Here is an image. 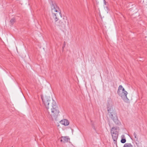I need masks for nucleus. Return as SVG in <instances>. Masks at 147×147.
Listing matches in <instances>:
<instances>
[{
	"mask_svg": "<svg viewBox=\"0 0 147 147\" xmlns=\"http://www.w3.org/2000/svg\"><path fill=\"white\" fill-rule=\"evenodd\" d=\"M51 8L52 16L55 20V23L58 26L65 27L66 22L64 18H62L58 22H57L60 19V18H61V11L59 7L57 6L55 3H53L51 6Z\"/></svg>",
	"mask_w": 147,
	"mask_h": 147,
	"instance_id": "f257e3e1",
	"label": "nucleus"
},
{
	"mask_svg": "<svg viewBox=\"0 0 147 147\" xmlns=\"http://www.w3.org/2000/svg\"><path fill=\"white\" fill-rule=\"evenodd\" d=\"M119 129V128L118 127H113L111 129V133L115 143H117V140L118 136V131Z\"/></svg>",
	"mask_w": 147,
	"mask_h": 147,
	"instance_id": "20e7f679",
	"label": "nucleus"
},
{
	"mask_svg": "<svg viewBox=\"0 0 147 147\" xmlns=\"http://www.w3.org/2000/svg\"><path fill=\"white\" fill-rule=\"evenodd\" d=\"M133 136H134L135 138L136 139V140H138V138L137 136V134L135 132H134L133 133Z\"/></svg>",
	"mask_w": 147,
	"mask_h": 147,
	"instance_id": "4468645a",
	"label": "nucleus"
},
{
	"mask_svg": "<svg viewBox=\"0 0 147 147\" xmlns=\"http://www.w3.org/2000/svg\"><path fill=\"white\" fill-rule=\"evenodd\" d=\"M42 99L43 104H44L46 108L48 109L49 108V105L50 103L52 102L53 99L51 100V99L49 97L45 96L44 97H42Z\"/></svg>",
	"mask_w": 147,
	"mask_h": 147,
	"instance_id": "423d86ee",
	"label": "nucleus"
},
{
	"mask_svg": "<svg viewBox=\"0 0 147 147\" xmlns=\"http://www.w3.org/2000/svg\"><path fill=\"white\" fill-rule=\"evenodd\" d=\"M65 42H64L63 45V48L64 47H65Z\"/></svg>",
	"mask_w": 147,
	"mask_h": 147,
	"instance_id": "2eb2a0df",
	"label": "nucleus"
},
{
	"mask_svg": "<svg viewBox=\"0 0 147 147\" xmlns=\"http://www.w3.org/2000/svg\"><path fill=\"white\" fill-rule=\"evenodd\" d=\"M61 123L63 125H65V126L67 125L69 123V121L66 119L62 120L61 121Z\"/></svg>",
	"mask_w": 147,
	"mask_h": 147,
	"instance_id": "1a4fd4ad",
	"label": "nucleus"
},
{
	"mask_svg": "<svg viewBox=\"0 0 147 147\" xmlns=\"http://www.w3.org/2000/svg\"><path fill=\"white\" fill-rule=\"evenodd\" d=\"M136 141V142L135 143L137 146L138 147L140 146L142 144L139 141L138 139Z\"/></svg>",
	"mask_w": 147,
	"mask_h": 147,
	"instance_id": "ddd939ff",
	"label": "nucleus"
},
{
	"mask_svg": "<svg viewBox=\"0 0 147 147\" xmlns=\"http://www.w3.org/2000/svg\"><path fill=\"white\" fill-rule=\"evenodd\" d=\"M104 1H105V3L106 2V1L104 0Z\"/></svg>",
	"mask_w": 147,
	"mask_h": 147,
	"instance_id": "dca6fc26",
	"label": "nucleus"
},
{
	"mask_svg": "<svg viewBox=\"0 0 147 147\" xmlns=\"http://www.w3.org/2000/svg\"><path fill=\"white\" fill-rule=\"evenodd\" d=\"M15 19L14 18H13L10 20V23L11 25H13L14 23L15 22Z\"/></svg>",
	"mask_w": 147,
	"mask_h": 147,
	"instance_id": "9b49d317",
	"label": "nucleus"
},
{
	"mask_svg": "<svg viewBox=\"0 0 147 147\" xmlns=\"http://www.w3.org/2000/svg\"><path fill=\"white\" fill-rule=\"evenodd\" d=\"M125 136L124 135H122L121 136V142L122 143H124L126 142V139L124 138Z\"/></svg>",
	"mask_w": 147,
	"mask_h": 147,
	"instance_id": "9d476101",
	"label": "nucleus"
},
{
	"mask_svg": "<svg viewBox=\"0 0 147 147\" xmlns=\"http://www.w3.org/2000/svg\"><path fill=\"white\" fill-rule=\"evenodd\" d=\"M112 119L115 123L118 125H120L121 124V123L120 121L118 120L117 119V117L116 115H115L113 116V117L112 118H111Z\"/></svg>",
	"mask_w": 147,
	"mask_h": 147,
	"instance_id": "6e6552de",
	"label": "nucleus"
},
{
	"mask_svg": "<svg viewBox=\"0 0 147 147\" xmlns=\"http://www.w3.org/2000/svg\"><path fill=\"white\" fill-rule=\"evenodd\" d=\"M123 147H133L132 145L130 143H125Z\"/></svg>",
	"mask_w": 147,
	"mask_h": 147,
	"instance_id": "f8f14e48",
	"label": "nucleus"
},
{
	"mask_svg": "<svg viewBox=\"0 0 147 147\" xmlns=\"http://www.w3.org/2000/svg\"><path fill=\"white\" fill-rule=\"evenodd\" d=\"M61 142H63L64 143L67 142L70 140V138H69V137L67 136H62L61 137Z\"/></svg>",
	"mask_w": 147,
	"mask_h": 147,
	"instance_id": "0eeeda50",
	"label": "nucleus"
},
{
	"mask_svg": "<svg viewBox=\"0 0 147 147\" xmlns=\"http://www.w3.org/2000/svg\"><path fill=\"white\" fill-rule=\"evenodd\" d=\"M59 112L58 106L57 105L56 102L53 100L52 108L51 109V112H47L46 114L47 117L49 118L56 119L59 115Z\"/></svg>",
	"mask_w": 147,
	"mask_h": 147,
	"instance_id": "f03ea898",
	"label": "nucleus"
},
{
	"mask_svg": "<svg viewBox=\"0 0 147 147\" xmlns=\"http://www.w3.org/2000/svg\"><path fill=\"white\" fill-rule=\"evenodd\" d=\"M107 109L108 112V115L110 118H112L113 116L115 115V109L113 108L111 105L108 104L107 105Z\"/></svg>",
	"mask_w": 147,
	"mask_h": 147,
	"instance_id": "39448f33",
	"label": "nucleus"
},
{
	"mask_svg": "<svg viewBox=\"0 0 147 147\" xmlns=\"http://www.w3.org/2000/svg\"><path fill=\"white\" fill-rule=\"evenodd\" d=\"M117 92L119 95L121 97L125 102H129V100L127 97V92L125 90L122 85H120L119 86Z\"/></svg>",
	"mask_w": 147,
	"mask_h": 147,
	"instance_id": "7ed1b4c3",
	"label": "nucleus"
}]
</instances>
